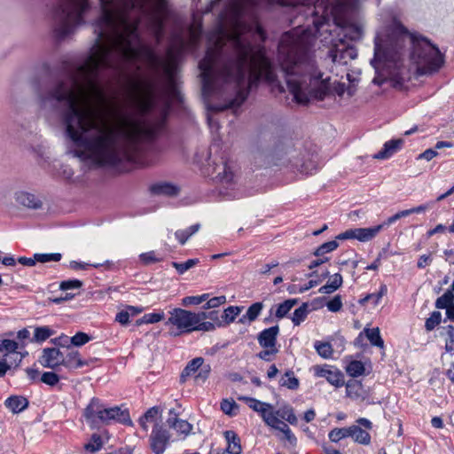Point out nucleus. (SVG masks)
Here are the masks:
<instances>
[{"label": "nucleus", "instance_id": "1", "mask_svg": "<svg viewBox=\"0 0 454 454\" xmlns=\"http://www.w3.org/2000/svg\"><path fill=\"white\" fill-rule=\"evenodd\" d=\"M87 0H61L55 15L59 37L71 35L82 22ZM97 38L84 63L71 70L38 96L42 109L54 111L62 102L65 138H127V110L107 99L97 77L112 68L123 75L127 97V0L102 1V15L97 22Z\"/></svg>", "mask_w": 454, "mask_h": 454}, {"label": "nucleus", "instance_id": "2", "mask_svg": "<svg viewBox=\"0 0 454 454\" xmlns=\"http://www.w3.org/2000/svg\"><path fill=\"white\" fill-rule=\"evenodd\" d=\"M220 2H223L225 10L219 17L218 27L209 35L213 45L200 63L204 94L214 93L223 82H232L235 87L247 83L251 86L260 79L276 82L277 74L264 49L252 46L243 35L252 29L246 25V17L254 19L257 0H214L205 12H211Z\"/></svg>", "mask_w": 454, "mask_h": 454}, {"label": "nucleus", "instance_id": "3", "mask_svg": "<svg viewBox=\"0 0 454 454\" xmlns=\"http://www.w3.org/2000/svg\"><path fill=\"white\" fill-rule=\"evenodd\" d=\"M311 37L308 33L300 31L287 32L280 39L278 50V62L286 74L289 92L296 103L306 105L310 98L323 99L333 92L342 98L352 97L356 87L350 75L349 84L334 81L317 70L315 60L309 53Z\"/></svg>", "mask_w": 454, "mask_h": 454}, {"label": "nucleus", "instance_id": "4", "mask_svg": "<svg viewBox=\"0 0 454 454\" xmlns=\"http://www.w3.org/2000/svg\"><path fill=\"white\" fill-rule=\"evenodd\" d=\"M407 45L412 48L411 59L419 74L431 75L442 67L443 56L436 46L427 39L413 37L395 21L390 27H384L377 33L372 60L375 69L397 67L403 59Z\"/></svg>", "mask_w": 454, "mask_h": 454}, {"label": "nucleus", "instance_id": "5", "mask_svg": "<svg viewBox=\"0 0 454 454\" xmlns=\"http://www.w3.org/2000/svg\"><path fill=\"white\" fill-rule=\"evenodd\" d=\"M360 0H335L333 4H325L324 0H317L315 8L323 9L322 15H333L336 23L346 30V35L351 40L359 39L364 34L362 23L350 21L345 12L356 8Z\"/></svg>", "mask_w": 454, "mask_h": 454}, {"label": "nucleus", "instance_id": "6", "mask_svg": "<svg viewBox=\"0 0 454 454\" xmlns=\"http://www.w3.org/2000/svg\"><path fill=\"white\" fill-rule=\"evenodd\" d=\"M212 315L213 312L208 314L206 312L193 313L182 309H174L170 312L167 324H171L178 329L190 333L193 331L195 324L199 323L200 320L213 318Z\"/></svg>", "mask_w": 454, "mask_h": 454}, {"label": "nucleus", "instance_id": "7", "mask_svg": "<svg viewBox=\"0 0 454 454\" xmlns=\"http://www.w3.org/2000/svg\"><path fill=\"white\" fill-rule=\"evenodd\" d=\"M213 179L219 185L220 193L227 196L235 188L238 177L231 166L222 162L215 168Z\"/></svg>", "mask_w": 454, "mask_h": 454}, {"label": "nucleus", "instance_id": "8", "mask_svg": "<svg viewBox=\"0 0 454 454\" xmlns=\"http://www.w3.org/2000/svg\"><path fill=\"white\" fill-rule=\"evenodd\" d=\"M239 400L245 402L253 411L261 414L264 423L273 425L274 419L277 417L274 413V408L270 403H263L252 397L240 395Z\"/></svg>", "mask_w": 454, "mask_h": 454}, {"label": "nucleus", "instance_id": "9", "mask_svg": "<svg viewBox=\"0 0 454 454\" xmlns=\"http://www.w3.org/2000/svg\"><path fill=\"white\" fill-rule=\"evenodd\" d=\"M313 373L317 378H325L331 385L340 387L344 385V377L340 371L329 365H314L312 367Z\"/></svg>", "mask_w": 454, "mask_h": 454}, {"label": "nucleus", "instance_id": "10", "mask_svg": "<svg viewBox=\"0 0 454 454\" xmlns=\"http://www.w3.org/2000/svg\"><path fill=\"white\" fill-rule=\"evenodd\" d=\"M104 404L97 398H93L84 409L83 417L91 428L98 427L103 424Z\"/></svg>", "mask_w": 454, "mask_h": 454}, {"label": "nucleus", "instance_id": "11", "mask_svg": "<svg viewBox=\"0 0 454 454\" xmlns=\"http://www.w3.org/2000/svg\"><path fill=\"white\" fill-rule=\"evenodd\" d=\"M169 434L161 426L156 425L150 435V446L155 454H162L169 442Z\"/></svg>", "mask_w": 454, "mask_h": 454}, {"label": "nucleus", "instance_id": "12", "mask_svg": "<svg viewBox=\"0 0 454 454\" xmlns=\"http://www.w3.org/2000/svg\"><path fill=\"white\" fill-rule=\"evenodd\" d=\"M103 424L108 425L114 421L120 422L124 425H130L131 419L127 410H122L119 406L106 407L104 405Z\"/></svg>", "mask_w": 454, "mask_h": 454}, {"label": "nucleus", "instance_id": "13", "mask_svg": "<svg viewBox=\"0 0 454 454\" xmlns=\"http://www.w3.org/2000/svg\"><path fill=\"white\" fill-rule=\"evenodd\" d=\"M14 199L18 205L29 209H39L43 204L40 196L25 191L16 192Z\"/></svg>", "mask_w": 454, "mask_h": 454}, {"label": "nucleus", "instance_id": "14", "mask_svg": "<svg viewBox=\"0 0 454 454\" xmlns=\"http://www.w3.org/2000/svg\"><path fill=\"white\" fill-rule=\"evenodd\" d=\"M64 355L58 348H44L40 356L39 362L43 367L55 368L63 364Z\"/></svg>", "mask_w": 454, "mask_h": 454}, {"label": "nucleus", "instance_id": "15", "mask_svg": "<svg viewBox=\"0 0 454 454\" xmlns=\"http://www.w3.org/2000/svg\"><path fill=\"white\" fill-rule=\"evenodd\" d=\"M356 56V51L353 48L346 47L344 44H341L340 47H335L330 52L332 61L339 65H347L348 60L354 59Z\"/></svg>", "mask_w": 454, "mask_h": 454}, {"label": "nucleus", "instance_id": "16", "mask_svg": "<svg viewBox=\"0 0 454 454\" xmlns=\"http://www.w3.org/2000/svg\"><path fill=\"white\" fill-rule=\"evenodd\" d=\"M274 420L273 425H269L268 427L282 433L283 436L280 437V440H285L287 442L288 447H295L297 444V438L290 429L289 426L280 419H278V417H276Z\"/></svg>", "mask_w": 454, "mask_h": 454}, {"label": "nucleus", "instance_id": "17", "mask_svg": "<svg viewBox=\"0 0 454 454\" xmlns=\"http://www.w3.org/2000/svg\"><path fill=\"white\" fill-rule=\"evenodd\" d=\"M167 422L170 427L184 435H188L192 430V426L189 422L176 418L174 410L169 411V417Z\"/></svg>", "mask_w": 454, "mask_h": 454}, {"label": "nucleus", "instance_id": "18", "mask_svg": "<svg viewBox=\"0 0 454 454\" xmlns=\"http://www.w3.org/2000/svg\"><path fill=\"white\" fill-rule=\"evenodd\" d=\"M279 328L278 325L263 330L258 336V342L263 348H276Z\"/></svg>", "mask_w": 454, "mask_h": 454}, {"label": "nucleus", "instance_id": "19", "mask_svg": "<svg viewBox=\"0 0 454 454\" xmlns=\"http://www.w3.org/2000/svg\"><path fill=\"white\" fill-rule=\"evenodd\" d=\"M223 435L227 442V447L225 451L228 454H241V441L238 434L234 431L227 430L223 433Z\"/></svg>", "mask_w": 454, "mask_h": 454}, {"label": "nucleus", "instance_id": "20", "mask_svg": "<svg viewBox=\"0 0 454 454\" xmlns=\"http://www.w3.org/2000/svg\"><path fill=\"white\" fill-rule=\"evenodd\" d=\"M403 141L402 139L390 140L384 144L383 148L376 153L373 158L378 160H385L391 157L402 146Z\"/></svg>", "mask_w": 454, "mask_h": 454}, {"label": "nucleus", "instance_id": "21", "mask_svg": "<svg viewBox=\"0 0 454 454\" xmlns=\"http://www.w3.org/2000/svg\"><path fill=\"white\" fill-rule=\"evenodd\" d=\"M343 283L342 276L335 273L330 276L328 282L318 289V293L322 294H330L338 290Z\"/></svg>", "mask_w": 454, "mask_h": 454}, {"label": "nucleus", "instance_id": "22", "mask_svg": "<svg viewBox=\"0 0 454 454\" xmlns=\"http://www.w3.org/2000/svg\"><path fill=\"white\" fill-rule=\"evenodd\" d=\"M5 406L13 413H19L25 410L27 405V400L20 395H12L5 400Z\"/></svg>", "mask_w": 454, "mask_h": 454}, {"label": "nucleus", "instance_id": "23", "mask_svg": "<svg viewBox=\"0 0 454 454\" xmlns=\"http://www.w3.org/2000/svg\"><path fill=\"white\" fill-rule=\"evenodd\" d=\"M349 436L360 444L368 445L371 442L370 434L356 425L349 427Z\"/></svg>", "mask_w": 454, "mask_h": 454}, {"label": "nucleus", "instance_id": "24", "mask_svg": "<svg viewBox=\"0 0 454 454\" xmlns=\"http://www.w3.org/2000/svg\"><path fill=\"white\" fill-rule=\"evenodd\" d=\"M86 364L87 362L81 358L77 351H72L69 352L67 356H64L63 365L69 369H78Z\"/></svg>", "mask_w": 454, "mask_h": 454}, {"label": "nucleus", "instance_id": "25", "mask_svg": "<svg viewBox=\"0 0 454 454\" xmlns=\"http://www.w3.org/2000/svg\"><path fill=\"white\" fill-rule=\"evenodd\" d=\"M347 395L352 399L363 398L364 395V390L363 385L358 380H349L346 384Z\"/></svg>", "mask_w": 454, "mask_h": 454}, {"label": "nucleus", "instance_id": "26", "mask_svg": "<svg viewBox=\"0 0 454 454\" xmlns=\"http://www.w3.org/2000/svg\"><path fill=\"white\" fill-rule=\"evenodd\" d=\"M274 413L278 419L280 418L293 426H295L298 423V418L295 415L294 409L289 405H285L278 411H274Z\"/></svg>", "mask_w": 454, "mask_h": 454}, {"label": "nucleus", "instance_id": "27", "mask_svg": "<svg viewBox=\"0 0 454 454\" xmlns=\"http://www.w3.org/2000/svg\"><path fill=\"white\" fill-rule=\"evenodd\" d=\"M382 231V226H373L370 228H357V240L367 242L375 238Z\"/></svg>", "mask_w": 454, "mask_h": 454}, {"label": "nucleus", "instance_id": "28", "mask_svg": "<svg viewBox=\"0 0 454 454\" xmlns=\"http://www.w3.org/2000/svg\"><path fill=\"white\" fill-rule=\"evenodd\" d=\"M153 192L158 195L174 196L179 192V188L168 183H161L153 185Z\"/></svg>", "mask_w": 454, "mask_h": 454}, {"label": "nucleus", "instance_id": "29", "mask_svg": "<svg viewBox=\"0 0 454 454\" xmlns=\"http://www.w3.org/2000/svg\"><path fill=\"white\" fill-rule=\"evenodd\" d=\"M262 307H263L262 303H261V302H255V303L252 304L247 309V313L239 318V322L244 324L247 321H248V322L254 321L261 313Z\"/></svg>", "mask_w": 454, "mask_h": 454}, {"label": "nucleus", "instance_id": "30", "mask_svg": "<svg viewBox=\"0 0 454 454\" xmlns=\"http://www.w3.org/2000/svg\"><path fill=\"white\" fill-rule=\"evenodd\" d=\"M55 332L49 326H38L35 328L34 337L31 341L43 342L53 335Z\"/></svg>", "mask_w": 454, "mask_h": 454}, {"label": "nucleus", "instance_id": "31", "mask_svg": "<svg viewBox=\"0 0 454 454\" xmlns=\"http://www.w3.org/2000/svg\"><path fill=\"white\" fill-rule=\"evenodd\" d=\"M204 360L201 357L192 359L184 368L182 372L181 378H184L197 374L199 368L202 365Z\"/></svg>", "mask_w": 454, "mask_h": 454}, {"label": "nucleus", "instance_id": "32", "mask_svg": "<svg viewBox=\"0 0 454 454\" xmlns=\"http://www.w3.org/2000/svg\"><path fill=\"white\" fill-rule=\"evenodd\" d=\"M247 92L240 90L239 91L237 97L229 102L228 105L221 106H211L212 110L215 111H223L227 108H236L239 107L246 99Z\"/></svg>", "mask_w": 454, "mask_h": 454}, {"label": "nucleus", "instance_id": "33", "mask_svg": "<svg viewBox=\"0 0 454 454\" xmlns=\"http://www.w3.org/2000/svg\"><path fill=\"white\" fill-rule=\"evenodd\" d=\"M314 347L321 357L329 359L333 356V348L329 342L316 341Z\"/></svg>", "mask_w": 454, "mask_h": 454}, {"label": "nucleus", "instance_id": "34", "mask_svg": "<svg viewBox=\"0 0 454 454\" xmlns=\"http://www.w3.org/2000/svg\"><path fill=\"white\" fill-rule=\"evenodd\" d=\"M260 4L265 6H271L274 4H279L282 6H295L298 4L309 5V2L300 0H260Z\"/></svg>", "mask_w": 454, "mask_h": 454}, {"label": "nucleus", "instance_id": "35", "mask_svg": "<svg viewBox=\"0 0 454 454\" xmlns=\"http://www.w3.org/2000/svg\"><path fill=\"white\" fill-rule=\"evenodd\" d=\"M200 224H194L190 227H188L185 230H180L176 231L175 235L178 241L184 245L190 237L194 235L199 230H200Z\"/></svg>", "mask_w": 454, "mask_h": 454}, {"label": "nucleus", "instance_id": "36", "mask_svg": "<svg viewBox=\"0 0 454 454\" xmlns=\"http://www.w3.org/2000/svg\"><path fill=\"white\" fill-rule=\"evenodd\" d=\"M365 335L370 342L379 348H383L384 342L380 334V329L378 327L364 330Z\"/></svg>", "mask_w": 454, "mask_h": 454}, {"label": "nucleus", "instance_id": "37", "mask_svg": "<svg viewBox=\"0 0 454 454\" xmlns=\"http://www.w3.org/2000/svg\"><path fill=\"white\" fill-rule=\"evenodd\" d=\"M104 444L102 436L98 434H93L90 442L85 444L86 450L95 453L99 450Z\"/></svg>", "mask_w": 454, "mask_h": 454}, {"label": "nucleus", "instance_id": "38", "mask_svg": "<svg viewBox=\"0 0 454 454\" xmlns=\"http://www.w3.org/2000/svg\"><path fill=\"white\" fill-rule=\"evenodd\" d=\"M346 371L350 376L357 377L364 372V365L362 362L355 360L348 364Z\"/></svg>", "mask_w": 454, "mask_h": 454}, {"label": "nucleus", "instance_id": "39", "mask_svg": "<svg viewBox=\"0 0 454 454\" xmlns=\"http://www.w3.org/2000/svg\"><path fill=\"white\" fill-rule=\"evenodd\" d=\"M164 318L163 312L158 313H149L144 315L140 319L137 321V325H140L142 324H154L161 321Z\"/></svg>", "mask_w": 454, "mask_h": 454}, {"label": "nucleus", "instance_id": "40", "mask_svg": "<svg viewBox=\"0 0 454 454\" xmlns=\"http://www.w3.org/2000/svg\"><path fill=\"white\" fill-rule=\"evenodd\" d=\"M295 300H286L283 303L279 304L276 310V317L278 318H283L295 305Z\"/></svg>", "mask_w": 454, "mask_h": 454}, {"label": "nucleus", "instance_id": "41", "mask_svg": "<svg viewBox=\"0 0 454 454\" xmlns=\"http://www.w3.org/2000/svg\"><path fill=\"white\" fill-rule=\"evenodd\" d=\"M241 308L238 306H230L226 309H224L222 317L226 324H230L235 320V318L239 316Z\"/></svg>", "mask_w": 454, "mask_h": 454}, {"label": "nucleus", "instance_id": "42", "mask_svg": "<svg viewBox=\"0 0 454 454\" xmlns=\"http://www.w3.org/2000/svg\"><path fill=\"white\" fill-rule=\"evenodd\" d=\"M0 205H12V189L11 187L4 186L0 188Z\"/></svg>", "mask_w": 454, "mask_h": 454}, {"label": "nucleus", "instance_id": "43", "mask_svg": "<svg viewBox=\"0 0 454 454\" xmlns=\"http://www.w3.org/2000/svg\"><path fill=\"white\" fill-rule=\"evenodd\" d=\"M199 263L198 259H189L184 262H172V266L177 270L179 274H184L188 270L192 269Z\"/></svg>", "mask_w": 454, "mask_h": 454}, {"label": "nucleus", "instance_id": "44", "mask_svg": "<svg viewBox=\"0 0 454 454\" xmlns=\"http://www.w3.org/2000/svg\"><path fill=\"white\" fill-rule=\"evenodd\" d=\"M339 244L335 240L328 241L322 244L314 253L317 256H323L325 254L332 252L338 247Z\"/></svg>", "mask_w": 454, "mask_h": 454}, {"label": "nucleus", "instance_id": "45", "mask_svg": "<svg viewBox=\"0 0 454 454\" xmlns=\"http://www.w3.org/2000/svg\"><path fill=\"white\" fill-rule=\"evenodd\" d=\"M453 297H454V295L451 294V292L445 293L444 294H442L441 297H439L436 300V302H435L436 308L447 309V308H450L453 304V302H452Z\"/></svg>", "mask_w": 454, "mask_h": 454}, {"label": "nucleus", "instance_id": "46", "mask_svg": "<svg viewBox=\"0 0 454 454\" xmlns=\"http://www.w3.org/2000/svg\"><path fill=\"white\" fill-rule=\"evenodd\" d=\"M349 436V427L347 428H334L329 433V439L337 442L340 440Z\"/></svg>", "mask_w": 454, "mask_h": 454}, {"label": "nucleus", "instance_id": "47", "mask_svg": "<svg viewBox=\"0 0 454 454\" xmlns=\"http://www.w3.org/2000/svg\"><path fill=\"white\" fill-rule=\"evenodd\" d=\"M222 411L230 416L237 414L238 404L233 400L225 399L221 403Z\"/></svg>", "mask_w": 454, "mask_h": 454}, {"label": "nucleus", "instance_id": "48", "mask_svg": "<svg viewBox=\"0 0 454 454\" xmlns=\"http://www.w3.org/2000/svg\"><path fill=\"white\" fill-rule=\"evenodd\" d=\"M61 259V254L59 253L51 254H35V260L38 262L46 263L49 262H59Z\"/></svg>", "mask_w": 454, "mask_h": 454}, {"label": "nucleus", "instance_id": "49", "mask_svg": "<svg viewBox=\"0 0 454 454\" xmlns=\"http://www.w3.org/2000/svg\"><path fill=\"white\" fill-rule=\"evenodd\" d=\"M307 317V306L303 304L302 306L296 309L293 314L292 321L295 325H299L301 322L305 320Z\"/></svg>", "mask_w": 454, "mask_h": 454}, {"label": "nucleus", "instance_id": "50", "mask_svg": "<svg viewBox=\"0 0 454 454\" xmlns=\"http://www.w3.org/2000/svg\"><path fill=\"white\" fill-rule=\"evenodd\" d=\"M445 330L447 334L445 348L448 352L454 353V326L448 325Z\"/></svg>", "mask_w": 454, "mask_h": 454}, {"label": "nucleus", "instance_id": "51", "mask_svg": "<svg viewBox=\"0 0 454 454\" xmlns=\"http://www.w3.org/2000/svg\"><path fill=\"white\" fill-rule=\"evenodd\" d=\"M442 318V315L438 311H434L432 315L427 319L425 327L427 331H432L437 325L440 324Z\"/></svg>", "mask_w": 454, "mask_h": 454}, {"label": "nucleus", "instance_id": "52", "mask_svg": "<svg viewBox=\"0 0 454 454\" xmlns=\"http://www.w3.org/2000/svg\"><path fill=\"white\" fill-rule=\"evenodd\" d=\"M280 384L283 387H286L290 389L296 388L299 385L298 380L293 376V373L286 372L285 377L280 380Z\"/></svg>", "mask_w": 454, "mask_h": 454}, {"label": "nucleus", "instance_id": "53", "mask_svg": "<svg viewBox=\"0 0 454 454\" xmlns=\"http://www.w3.org/2000/svg\"><path fill=\"white\" fill-rule=\"evenodd\" d=\"M211 372V367L209 364H205L204 363L199 368L197 374H195L194 379L197 382H203L205 381Z\"/></svg>", "mask_w": 454, "mask_h": 454}, {"label": "nucleus", "instance_id": "54", "mask_svg": "<svg viewBox=\"0 0 454 454\" xmlns=\"http://www.w3.org/2000/svg\"><path fill=\"white\" fill-rule=\"evenodd\" d=\"M208 294H204L202 295L198 296H187L183 299V304L184 306L190 305V304H200L201 302L207 301L208 299Z\"/></svg>", "mask_w": 454, "mask_h": 454}, {"label": "nucleus", "instance_id": "55", "mask_svg": "<svg viewBox=\"0 0 454 454\" xmlns=\"http://www.w3.org/2000/svg\"><path fill=\"white\" fill-rule=\"evenodd\" d=\"M41 380L49 386H55L59 382V378L55 372H46L43 373Z\"/></svg>", "mask_w": 454, "mask_h": 454}, {"label": "nucleus", "instance_id": "56", "mask_svg": "<svg viewBox=\"0 0 454 454\" xmlns=\"http://www.w3.org/2000/svg\"><path fill=\"white\" fill-rule=\"evenodd\" d=\"M327 309L332 312H338L342 308V301L340 295L334 296L326 304Z\"/></svg>", "mask_w": 454, "mask_h": 454}, {"label": "nucleus", "instance_id": "57", "mask_svg": "<svg viewBox=\"0 0 454 454\" xmlns=\"http://www.w3.org/2000/svg\"><path fill=\"white\" fill-rule=\"evenodd\" d=\"M207 301L206 305L204 306V308L208 309L217 308L220 305L224 304L226 302V297L224 295H221V296L213 297L209 300L207 299Z\"/></svg>", "mask_w": 454, "mask_h": 454}, {"label": "nucleus", "instance_id": "58", "mask_svg": "<svg viewBox=\"0 0 454 454\" xmlns=\"http://www.w3.org/2000/svg\"><path fill=\"white\" fill-rule=\"evenodd\" d=\"M90 340V337L84 333H77L71 338V343L74 346H82L87 343Z\"/></svg>", "mask_w": 454, "mask_h": 454}, {"label": "nucleus", "instance_id": "59", "mask_svg": "<svg viewBox=\"0 0 454 454\" xmlns=\"http://www.w3.org/2000/svg\"><path fill=\"white\" fill-rule=\"evenodd\" d=\"M18 348V343L12 340H4L0 344L1 351H8L10 353H15Z\"/></svg>", "mask_w": 454, "mask_h": 454}, {"label": "nucleus", "instance_id": "60", "mask_svg": "<svg viewBox=\"0 0 454 454\" xmlns=\"http://www.w3.org/2000/svg\"><path fill=\"white\" fill-rule=\"evenodd\" d=\"M82 286V282L77 279L67 280L60 283L61 290L78 289Z\"/></svg>", "mask_w": 454, "mask_h": 454}, {"label": "nucleus", "instance_id": "61", "mask_svg": "<svg viewBox=\"0 0 454 454\" xmlns=\"http://www.w3.org/2000/svg\"><path fill=\"white\" fill-rule=\"evenodd\" d=\"M193 331H204L209 332L215 330V325L211 322H206L204 320H200L199 323L195 324Z\"/></svg>", "mask_w": 454, "mask_h": 454}, {"label": "nucleus", "instance_id": "62", "mask_svg": "<svg viewBox=\"0 0 454 454\" xmlns=\"http://www.w3.org/2000/svg\"><path fill=\"white\" fill-rule=\"evenodd\" d=\"M438 155V153L434 149H427L422 153L419 154L417 157L418 160H425L427 161H430L434 158H435Z\"/></svg>", "mask_w": 454, "mask_h": 454}, {"label": "nucleus", "instance_id": "63", "mask_svg": "<svg viewBox=\"0 0 454 454\" xmlns=\"http://www.w3.org/2000/svg\"><path fill=\"white\" fill-rule=\"evenodd\" d=\"M265 348V350L261 351L258 354V356L262 360L270 361L271 356L278 352L277 348Z\"/></svg>", "mask_w": 454, "mask_h": 454}, {"label": "nucleus", "instance_id": "64", "mask_svg": "<svg viewBox=\"0 0 454 454\" xmlns=\"http://www.w3.org/2000/svg\"><path fill=\"white\" fill-rule=\"evenodd\" d=\"M141 257V260L145 262V263H152V262H155L157 261H159L158 258H156L155 256V254L153 251H151V252H147V253H144L140 255Z\"/></svg>", "mask_w": 454, "mask_h": 454}]
</instances>
